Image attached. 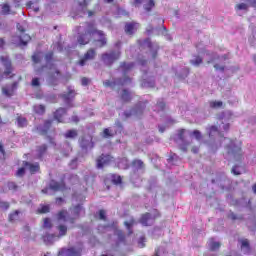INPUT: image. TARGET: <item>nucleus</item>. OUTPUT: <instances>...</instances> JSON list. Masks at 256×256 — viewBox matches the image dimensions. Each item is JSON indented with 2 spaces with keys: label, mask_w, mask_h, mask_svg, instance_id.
Wrapping results in <instances>:
<instances>
[{
  "label": "nucleus",
  "mask_w": 256,
  "mask_h": 256,
  "mask_svg": "<svg viewBox=\"0 0 256 256\" xmlns=\"http://www.w3.org/2000/svg\"><path fill=\"white\" fill-rule=\"evenodd\" d=\"M134 67H135V63L133 62H128V63L123 62L120 65V69L123 71L124 74L129 73V71L134 69Z\"/></svg>",
  "instance_id": "5701e85b"
},
{
  "label": "nucleus",
  "mask_w": 256,
  "mask_h": 256,
  "mask_svg": "<svg viewBox=\"0 0 256 256\" xmlns=\"http://www.w3.org/2000/svg\"><path fill=\"white\" fill-rule=\"evenodd\" d=\"M139 63L144 67V65H147V60H140Z\"/></svg>",
  "instance_id": "338daca9"
},
{
  "label": "nucleus",
  "mask_w": 256,
  "mask_h": 256,
  "mask_svg": "<svg viewBox=\"0 0 256 256\" xmlns=\"http://www.w3.org/2000/svg\"><path fill=\"white\" fill-rule=\"evenodd\" d=\"M0 61L5 69L3 72L4 77L11 76L13 73V64L11 63V59H9V56H1Z\"/></svg>",
  "instance_id": "6e6552de"
},
{
  "label": "nucleus",
  "mask_w": 256,
  "mask_h": 256,
  "mask_svg": "<svg viewBox=\"0 0 256 256\" xmlns=\"http://www.w3.org/2000/svg\"><path fill=\"white\" fill-rule=\"evenodd\" d=\"M72 213L73 215H76V217H79V215H81V213H85V210H83V206H81L80 204L76 205L73 209H72Z\"/></svg>",
  "instance_id": "c756f323"
},
{
  "label": "nucleus",
  "mask_w": 256,
  "mask_h": 256,
  "mask_svg": "<svg viewBox=\"0 0 256 256\" xmlns=\"http://www.w3.org/2000/svg\"><path fill=\"white\" fill-rule=\"evenodd\" d=\"M165 109V102L163 100L158 101L155 111H163Z\"/></svg>",
  "instance_id": "a18cd8bd"
},
{
  "label": "nucleus",
  "mask_w": 256,
  "mask_h": 256,
  "mask_svg": "<svg viewBox=\"0 0 256 256\" xmlns=\"http://www.w3.org/2000/svg\"><path fill=\"white\" fill-rule=\"evenodd\" d=\"M15 89H17V82H14L11 86H4L2 88V93L6 95V97H11Z\"/></svg>",
  "instance_id": "aec40b11"
},
{
  "label": "nucleus",
  "mask_w": 256,
  "mask_h": 256,
  "mask_svg": "<svg viewBox=\"0 0 256 256\" xmlns=\"http://www.w3.org/2000/svg\"><path fill=\"white\" fill-rule=\"evenodd\" d=\"M36 151L38 159H41L43 155H45V153L47 152V145L43 144L41 146H38Z\"/></svg>",
  "instance_id": "bb28decb"
},
{
  "label": "nucleus",
  "mask_w": 256,
  "mask_h": 256,
  "mask_svg": "<svg viewBox=\"0 0 256 256\" xmlns=\"http://www.w3.org/2000/svg\"><path fill=\"white\" fill-rule=\"evenodd\" d=\"M17 125H18V127H27V119L19 116L17 118Z\"/></svg>",
  "instance_id": "4c0bfd02"
},
{
  "label": "nucleus",
  "mask_w": 256,
  "mask_h": 256,
  "mask_svg": "<svg viewBox=\"0 0 256 256\" xmlns=\"http://www.w3.org/2000/svg\"><path fill=\"white\" fill-rule=\"evenodd\" d=\"M26 167H28L30 173H37L39 171V163L31 164L29 162L25 163Z\"/></svg>",
  "instance_id": "c85d7f7f"
},
{
  "label": "nucleus",
  "mask_w": 256,
  "mask_h": 256,
  "mask_svg": "<svg viewBox=\"0 0 256 256\" xmlns=\"http://www.w3.org/2000/svg\"><path fill=\"white\" fill-rule=\"evenodd\" d=\"M138 28H139V24L135 22L127 23L125 25V31L128 35H133V33H135Z\"/></svg>",
  "instance_id": "412c9836"
},
{
  "label": "nucleus",
  "mask_w": 256,
  "mask_h": 256,
  "mask_svg": "<svg viewBox=\"0 0 256 256\" xmlns=\"http://www.w3.org/2000/svg\"><path fill=\"white\" fill-rule=\"evenodd\" d=\"M120 57V50H110L102 54L101 60L103 61L104 65H107V67H111V65H113L115 61H119Z\"/></svg>",
  "instance_id": "f03ea898"
},
{
  "label": "nucleus",
  "mask_w": 256,
  "mask_h": 256,
  "mask_svg": "<svg viewBox=\"0 0 256 256\" xmlns=\"http://www.w3.org/2000/svg\"><path fill=\"white\" fill-rule=\"evenodd\" d=\"M49 189L52 191H63V189H65V183L52 180L49 183Z\"/></svg>",
  "instance_id": "f3484780"
},
{
  "label": "nucleus",
  "mask_w": 256,
  "mask_h": 256,
  "mask_svg": "<svg viewBox=\"0 0 256 256\" xmlns=\"http://www.w3.org/2000/svg\"><path fill=\"white\" fill-rule=\"evenodd\" d=\"M153 221H155V216L151 215V213H145L140 218V223L144 227L152 225Z\"/></svg>",
  "instance_id": "4468645a"
},
{
  "label": "nucleus",
  "mask_w": 256,
  "mask_h": 256,
  "mask_svg": "<svg viewBox=\"0 0 256 256\" xmlns=\"http://www.w3.org/2000/svg\"><path fill=\"white\" fill-rule=\"evenodd\" d=\"M145 240V238L141 237L139 240V247H145V243H143V241Z\"/></svg>",
  "instance_id": "0e129e2a"
},
{
  "label": "nucleus",
  "mask_w": 256,
  "mask_h": 256,
  "mask_svg": "<svg viewBox=\"0 0 256 256\" xmlns=\"http://www.w3.org/2000/svg\"><path fill=\"white\" fill-rule=\"evenodd\" d=\"M34 112H36L37 115H43V113H45V107L43 105H35Z\"/></svg>",
  "instance_id": "ea45409f"
},
{
  "label": "nucleus",
  "mask_w": 256,
  "mask_h": 256,
  "mask_svg": "<svg viewBox=\"0 0 256 256\" xmlns=\"http://www.w3.org/2000/svg\"><path fill=\"white\" fill-rule=\"evenodd\" d=\"M0 159H5V148L0 144Z\"/></svg>",
  "instance_id": "6e6d98bb"
},
{
  "label": "nucleus",
  "mask_w": 256,
  "mask_h": 256,
  "mask_svg": "<svg viewBox=\"0 0 256 256\" xmlns=\"http://www.w3.org/2000/svg\"><path fill=\"white\" fill-rule=\"evenodd\" d=\"M53 59V53L49 52L48 54L45 55V60L46 61H51Z\"/></svg>",
  "instance_id": "052dcab7"
},
{
  "label": "nucleus",
  "mask_w": 256,
  "mask_h": 256,
  "mask_svg": "<svg viewBox=\"0 0 256 256\" xmlns=\"http://www.w3.org/2000/svg\"><path fill=\"white\" fill-rule=\"evenodd\" d=\"M89 83H91V79L87 78V77H84L81 79V84L84 86V87H87V85H89Z\"/></svg>",
  "instance_id": "3c124183"
},
{
  "label": "nucleus",
  "mask_w": 256,
  "mask_h": 256,
  "mask_svg": "<svg viewBox=\"0 0 256 256\" xmlns=\"http://www.w3.org/2000/svg\"><path fill=\"white\" fill-rule=\"evenodd\" d=\"M80 147L82 149H93V138L90 135L83 136L80 140Z\"/></svg>",
  "instance_id": "f8f14e48"
},
{
  "label": "nucleus",
  "mask_w": 256,
  "mask_h": 256,
  "mask_svg": "<svg viewBox=\"0 0 256 256\" xmlns=\"http://www.w3.org/2000/svg\"><path fill=\"white\" fill-rule=\"evenodd\" d=\"M185 133H189V131L185 129L178 130L175 141L176 143H178V145H180L181 151H183L184 153H187V147L191 145V142L185 139Z\"/></svg>",
  "instance_id": "39448f33"
},
{
  "label": "nucleus",
  "mask_w": 256,
  "mask_h": 256,
  "mask_svg": "<svg viewBox=\"0 0 256 256\" xmlns=\"http://www.w3.org/2000/svg\"><path fill=\"white\" fill-rule=\"evenodd\" d=\"M229 122L222 120L219 124V128L217 126H211L210 128H207L209 137H215V135H219V137H223V134L221 131H229Z\"/></svg>",
  "instance_id": "20e7f679"
},
{
  "label": "nucleus",
  "mask_w": 256,
  "mask_h": 256,
  "mask_svg": "<svg viewBox=\"0 0 256 256\" xmlns=\"http://www.w3.org/2000/svg\"><path fill=\"white\" fill-rule=\"evenodd\" d=\"M83 253V248L81 246H73L70 248H62L58 252V256H81Z\"/></svg>",
  "instance_id": "0eeeda50"
},
{
  "label": "nucleus",
  "mask_w": 256,
  "mask_h": 256,
  "mask_svg": "<svg viewBox=\"0 0 256 256\" xmlns=\"http://www.w3.org/2000/svg\"><path fill=\"white\" fill-rule=\"evenodd\" d=\"M85 33L79 34L77 41L79 45H87L91 41V37L93 35H98L100 39L96 40V47H105L107 45V38L105 37V33L103 31L97 30L95 27V22L86 23L84 28Z\"/></svg>",
  "instance_id": "f257e3e1"
},
{
  "label": "nucleus",
  "mask_w": 256,
  "mask_h": 256,
  "mask_svg": "<svg viewBox=\"0 0 256 256\" xmlns=\"http://www.w3.org/2000/svg\"><path fill=\"white\" fill-rule=\"evenodd\" d=\"M133 167L136 169H145V164L141 160H134L132 163Z\"/></svg>",
  "instance_id": "58836bf2"
},
{
  "label": "nucleus",
  "mask_w": 256,
  "mask_h": 256,
  "mask_svg": "<svg viewBox=\"0 0 256 256\" xmlns=\"http://www.w3.org/2000/svg\"><path fill=\"white\" fill-rule=\"evenodd\" d=\"M112 161L113 157H111V155L102 154L96 159V167L97 169H103V167H106V165H109Z\"/></svg>",
  "instance_id": "9d476101"
},
{
  "label": "nucleus",
  "mask_w": 256,
  "mask_h": 256,
  "mask_svg": "<svg viewBox=\"0 0 256 256\" xmlns=\"http://www.w3.org/2000/svg\"><path fill=\"white\" fill-rule=\"evenodd\" d=\"M223 143L225 145V149L228 153V155H232V157H241V146H238L235 144L234 141H232L229 138H224Z\"/></svg>",
  "instance_id": "7ed1b4c3"
},
{
  "label": "nucleus",
  "mask_w": 256,
  "mask_h": 256,
  "mask_svg": "<svg viewBox=\"0 0 256 256\" xmlns=\"http://www.w3.org/2000/svg\"><path fill=\"white\" fill-rule=\"evenodd\" d=\"M67 110L65 108H59L54 113V119L58 121V123H63V116L66 115Z\"/></svg>",
  "instance_id": "4be33fe9"
},
{
  "label": "nucleus",
  "mask_w": 256,
  "mask_h": 256,
  "mask_svg": "<svg viewBox=\"0 0 256 256\" xmlns=\"http://www.w3.org/2000/svg\"><path fill=\"white\" fill-rule=\"evenodd\" d=\"M0 7L2 15H9V13H11V6L7 3L1 4Z\"/></svg>",
  "instance_id": "72a5a7b5"
},
{
  "label": "nucleus",
  "mask_w": 256,
  "mask_h": 256,
  "mask_svg": "<svg viewBox=\"0 0 256 256\" xmlns=\"http://www.w3.org/2000/svg\"><path fill=\"white\" fill-rule=\"evenodd\" d=\"M210 107L212 109H221V107H223V102L222 101H212V102H210Z\"/></svg>",
  "instance_id": "a19ab883"
},
{
  "label": "nucleus",
  "mask_w": 256,
  "mask_h": 256,
  "mask_svg": "<svg viewBox=\"0 0 256 256\" xmlns=\"http://www.w3.org/2000/svg\"><path fill=\"white\" fill-rule=\"evenodd\" d=\"M32 61H34L35 63H40L41 62V57L39 56V54H35L32 56Z\"/></svg>",
  "instance_id": "864d4df0"
},
{
  "label": "nucleus",
  "mask_w": 256,
  "mask_h": 256,
  "mask_svg": "<svg viewBox=\"0 0 256 256\" xmlns=\"http://www.w3.org/2000/svg\"><path fill=\"white\" fill-rule=\"evenodd\" d=\"M208 246H209L210 251H217V249H219V247H221V243L215 242V240L210 239L208 242Z\"/></svg>",
  "instance_id": "cd10ccee"
},
{
  "label": "nucleus",
  "mask_w": 256,
  "mask_h": 256,
  "mask_svg": "<svg viewBox=\"0 0 256 256\" xmlns=\"http://www.w3.org/2000/svg\"><path fill=\"white\" fill-rule=\"evenodd\" d=\"M115 135H117V130L106 128L103 131V137L105 139H109V137H115Z\"/></svg>",
  "instance_id": "393cba45"
},
{
  "label": "nucleus",
  "mask_w": 256,
  "mask_h": 256,
  "mask_svg": "<svg viewBox=\"0 0 256 256\" xmlns=\"http://www.w3.org/2000/svg\"><path fill=\"white\" fill-rule=\"evenodd\" d=\"M114 234L118 238L119 243H123L125 241V234L121 230H115Z\"/></svg>",
  "instance_id": "c9c22d12"
},
{
  "label": "nucleus",
  "mask_w": 256,
  "mask_h": 256,
  "mask_svg": "<svg viewBox=\"0 0 256 256\" xmlns=\"http://www.w3.org/2000/svg\"><path fill=\"white\" fill-rule=\"evenodd\" d=\"M135 224H136L135 219H130L129 221L124 222V225L128 229L129 233H133L131 229Z\"/></svg>",
  "instance_id": "e433bc0d"
},
{
  "label": "nucleus",
  "mask_w": 256,
  "mask_h": 256,
  "mask_svg": "<svg viewBox=\"0 0 256 256\" xmlns=\"http://www.w3.org/2000/svg\"><path fill=\"white\" fill-rule=\"evenodd\" d=\"M141 47H147V49H151L152 44H151V39L147 38L143 41H139Z\"/></svg>",
  "instance_id": "79ce46f5"
},
{
  "label": "nucleus",
  "mask_w": 256,
  "mask_h": 256,
  "mask_svg": "<svg viewBox=\"0 0 256 256\" xmlns=\"http://www.w3.org/2000/svg\"><path fill=\"white\" fill-rule=\"evenodd\" d=\"M53 124V120H46L43 125L37 126V131L40 135H45L49 129H51V125Z\"/></svg>",
  "instance_id": "2eb2a0df"
},
{
  "label": "nucleus",
  "mask_w": 256,
  "mask_h": 256,
  "mask_svg": "<svg viewBox=\"0 0 256 256\" xmlns=\"http://www.w3.org/2000/svg\"><path fill=\"white\" fill-rule=\"evenodd\" d=\"M155 7V0H143V8L145 11H151Z\"/></svg>",
  "instance_id": "a878e982"
},
{
  "label": "nucleus",
  "mask_w": 256,
  "mask_h": 256,
  "mask_svg": "<svg viewBox=\"0 0 256 256\" xmlns=\"http://www.w3.org/2000/svg\"><path fill=\"white\" fill-rule=\"evenodd\" d=\"M214 69H216V71L224 72L225 71V65H223V64H214Z\"/></svg>",
  "instance_id": "09e8293b"
},
{
  "label": "nucleus",
  "mask_w": 256,
  "mask_h": 256,
  "mask_svg": "<svg viewBox=\"0 0 256 256\" xmlns=\"http://www.w3.org/2000/svg\"><path fill=\"white\" fill-rule=\"evenodd\" d=\"M141 85H142V87H155V81L154 80H151V81L143 80Z\"/></svg>",
  "instance_id": "49530a36"
},
{
  "label": "nucleus",
  "mask_w": 256,
  "mask_h": 256,
  "mask_svg": "<svg viewBox=\"0 0 256 256\" xmlns=\"http://www.w3.org/2000/svg\"><path fill=\"white\" fill-rule=\"evenodd\" d=\"M77 135V130H68L64 136L66 137V139H75Z\"/></svg>",
  "instance_id": "f704fd0d"
},
{
  "label": "nucleus",
  "mask_w": 256,
  "mask_h": 256,
  "mask_svg": "<svg viewBox=\"0 0 256 256\" xmlns=\"http://www.w3.org/2000/svg\"><path fill=\"white\" fill-rule=\"evenodd\" d=\"M191 65H194V67H199L201 63H203V58L200 56H194L193 59L190 60Z\"/></svg>",
  "instance_id": "473e14b6"
},
{
  "label": "nucleus",
  "mask_w": 256,
  "mask_h": 256,
  "mask_svg": "<svg viewBox=\"0 0 256 256\" xmlns=\"http://www.w3.org/2000/svg\"><path fill=\"white\" fill-rule=\"evenodd\" d=\"M39 211L40 213H49V206H42Z\"/></svg>",
  "instance_id": "4d7b16f0"
},
{
  "label": "nucleus",
  "mask_w": 256,
  "mask_h": 256,
  "mask_svg": "<svg viewBox=\"0 0 256 256\" xmlns=\"http://www.w3.org/2000/svg\"><path fill=\"white\" fill-rule=\"evenodd\" d=\"M132 98L133 96L131 95V92H128L127 89L122 90L121 100L124 103H129V101H131Z\"/></svg>",
  "instance_id": "b1692460"
},
{
  "label": "nucleus",
  "mask_w": 256,
  "mask_h": 256,
  "mask_svg": "<svg viewBox=\"0 0 256 256\" xmlns=\"http://www.w3.org/2000/svg\"><path fill=\"white\" fill-rule=\"evenodd\" d=\"M32 87H39L41 85V82L39 81V78H33L31 82Z\"/></svg>",
  "instance_id": "8fccbe9b"
},
{
  "label": "nucleus",
  "mask_w": 256,
  "mask_h": 256,
  "mask_svg": "<svg viewBox=\"0 0 256 256\" xmlns=\"http://www.w3.org/2000/svg\"><path fill=\"white\" fill-rule=\"evenodd\" d=\"M1 209H9V202H0Z\"/></svg>",
  "instance_id": "13d9d810"
},
{
  "label": "nucleus",
  "mask_w": 256,
  "mask_h": 256,
  "mask_svg": "<svg viewBox=\"0 0 256 256\" xmlns=\"http://www.w3.org/2000/svg\"><path fill=\"white\" fill-rule=\"evenodd\" d=\"M16 175H17L18 177H23V175H25V168H20V169H18Z\"/></svg>",
  "instance_id": "5fc2aeb1"
},
{
  "label": "nucleus",
  "mask_w": 256,
  "mask_h": 256,
  "mask_svg": "<svg viewBox=\"0 0 256 256\" xmlns=\"http://www.w3.org/2000/svg\"><path fill=\"white\" fill-rule=\"evenodd\" d=\"M95 57H97V51H95V49L91 48L79 60L78 65H80V67H85V65H87V61H93V59H95Z\"/></svg>",
  "instance_id": "1a4fd4ad"
},
{
  "label": "nucleus",
  "mask_w": 256,
  "mask_h": 256,
  "mask_svg": "<svg viewBox=\"0 0 256 256\" xmlns=\"http://www.w3.org/2000/svg\"><path fill=\"white\" fill-rule=\"evenodd\" d=\"M58 231H59V235H55V234H50L47 236L48 241H55V238L57 237V239H59V237H65V235H67V226L61 224L57 227Z\"/></svg>",
  "instance_id": "ddd939ff"
},
{
  "label": "nucleus",
  "mask_w": 256,
  "mask_h": 256,
  "mask_svg": "<svg viewBox=\"0 0 256 256\" xmlns=\"http://www.w3.org/2000/svg\"><path fill=\"white\" fill-rule=\"evenodd\" d=\"M111 179H112V183H114V185L121 184V176H119L117 174H112Z\"/></svg>",
  "instance_id": "37998d69"
},
{
  "label": "nucleus",
  "mask_w": 256,
  "mask_h": 256,
  "mask_svg": "<svg viewBox=\"0 0 256 256\" xmlns=\"http://www.w3.org/2000/svg\"><path fill=\"white\" fill-rule=\"evenodd\" d=\"M146 107L147 102H139L132 110L125 111L124 116L126 117V119H129V117H141Z\"/></svg>",
  "instance_id": "423d86ee"
},
{
  "label": "nucleus",
  "mask_w": 256,
  "mask_h": 256,
  "mask_svg": "<svg viewBox=\"0 0 256 256\" xmlns=\"http://www.w3.org/2000/svg\"><path fill=\"white\" fill-rule=\"evenodd\" d=\"M105 210H100L99 211V219H101L102 221H105Z\"/></svg>",
  "instance_id": "bf43d9fd"
},
{
  "label": "nucleus",
  "mask_w": 256,
  "mask_h": 256,
  "mask_svg": "<svg viewBox=\"0 0 256 256\" xmlns=\"http://www.w3.org/2000/svg\"><path fill=\"white\" fill-rule=\"evenodd\" d=\"M192 152H193V153H199V148L193 147V148H192Z\"/></svg>",
  "instance_id": "774afa93"
},
{
  "label": "nucleus",
  "mask_w": 256,
  "mask_h": 256,
  "mask_svg": "<svg viewBox=\"0 0 256 256\" xmlns=\"http://www.w3.org/2000/svg\"><path fill=\"white\" fill-rule=\"evenodd\" d=\"M44 227L46 229H51V219L49 218L44 219Z\"/></svg>",
  "instance_id": "603ef678"
},
{
  "label": "nucleus",
  "mask_w": 256,
  "mask_h": 256,
  "mask_svg": "<svg viewBox=\"0 0 256 256\" xmlns=\"http://www.w3.org/2000/svg\"><path fill=\"white\" fill-rule=\"evenodd\" d=\"M75 95H76L75 90H69V92L67 94L62 95V97L68 107H73V105H71V101H73V99H75Z\"/></svg>",
  "instance_id": "a211bd4d"
},
{
  "label": "nucleus",
  "mask_w": 256,
  "mask_h": 256,
  "mask_svg": "<svg viewBox=\"0 0 256 256\" xmlns=\"http://www.w3.org/2000/svg\"><path fill=\"white\" fill-rule=\"evenodd\" d=\"M29 41H31V36H29V34L23 33L20 35L21 45H27V43H29Z\"/></svg>",
  "instance_id": "2f4dec72"
},
{
  "label": "nucleus",
  "mask_w": 256,
  "mask_h": 256,
  "mask_svg": "<svg viewBox=\"0 0 256 256\" xmlns=\"http://www.w3.org/2000/svg\"><path fill=\"white\" fill-rule=\"evenodd\" d=\"M236 9H238L239 11H247V9H249V6L245 3H241L236 6Z\"/></svg>",
  "instance_id": "de8ad7c7"
},
{
  "label": "nucleus",
  "mask_w": 256,
  "mask_h": 256,
  "mask_svg": "<svg viewBox=\"0 0 256 256\" xmlns=\"http://www.w3.org/2000/svg\"><path fill=\"white\" fill-rule=\"evenodd\" d=\"M239 243L241 245V251L245 255L248 253H251V246L249 245V240L248 239H240Z\"/></svg>",
  "instance_id": "6ab92c4d"
},
{
  "label": "nucleus",
  "mask_w": 256,
  "mask_h": 256,
  "mask_svg": "<svg viewBox=\"0 0 256 256\" xmlns=\"http://www.w3.org/2000/svg\"><path fill=\"white\" fill-rule=\"evenodd\" d=\"M80 7L83 11H85V9H87V1L84 0L83 2H80Z\"/></svg>",
  "instance_id": "680f3d73"
},
{
  "label": "nucleus",
  "mask_w": 256,
  "mask_h": 256,
  "mask_svg": "<svg viewBox=\"0 0 256 256\" xmlns=\"http://www.w3.org/2000/svg\"><path fill=\"white\" fill-rule=\"evenodd\" d=\"M232 173H234V175H241V172L237 171V167L232 168Z\"/></svg>",
  "instance_id": "69168bd1"
},
{
  "label": "nucleus",
  "mask_w": 256,
  "mask_h": 256,
  "mask_svg": "<svg viewBox=\"0 0 256 256\" xmlns=\"http://www.w3.org/2000/svg\"><path fill=\"white\" fill-rule=\"evenodd\" d=\"M188 134L190 136L193 135V137H195V139L198 141H203V134H201V131L199 130H194L193 132L188 131Z\"/></svg>",
  "instance_id": "7c9ffc66"
},
{
  "label": "nucleus",
  "mask_w": 256,
  "mask_h": 256,
  "mask_svg": "<svg viewBox=\"0 0 256 256\" xmlns=\"http://www.w3.org/2000/svg\"><path fill=\"white\" fill-rule=\"evenodd\" d=\"M131 83V78L125 76L124 78H119L115 82L109 80L104 81L105 87H115V85H129Z\"/></svg>",
  "instance_id": "9b49d317"
},
{
  "label": "nucleus",
  "mask_w": 256,
  "mask_h": 256,
  "mask_svg": "<svg viewBox=\"0 0 256 256\" xmlns=\"http://www.w3.org/2000/svg\"><path fill=\"white\" fill-rule=\"evenodd\" d=\"M19 219V211H15L14 213L9 215V221L13 223V221H17Z\"/></svg>",
  "instance_id": "c03bdc74"
},
{
  "label": "nucleus",
  "mask_w": 256,
  "mask_h": 256,
  "mask_svg": "<svg viewBox=\"0 0 256 256\" xmlns=\"http://www.w3.org/2000/svg\"><path fill=\"white\" fill-rule=\"evenodd\" d=\"M17 29H18V31H20V33H25V27H23V25H21V24H17Z\"/></svg>",
  "instance_id": "e2e57ef3"
},
{
  "label": "nucleus",
  "mask_w": 256,
  "mask_h": 256,
  "mask_svg": "<svg viewBox=\"0 0 256 256\" xmlns=\"http://www.w3.org/2000/svg\"><path fill=\"white\" fill-rule=\"evenodd\" d=\"M57 219L58 221H63L64 223H66L67 221L71 224L75 223V218H69L68 213L65 210H62L58 213Z\"/></svg>",
  "instance_id": "dca6fc26"
}]
</instances>
